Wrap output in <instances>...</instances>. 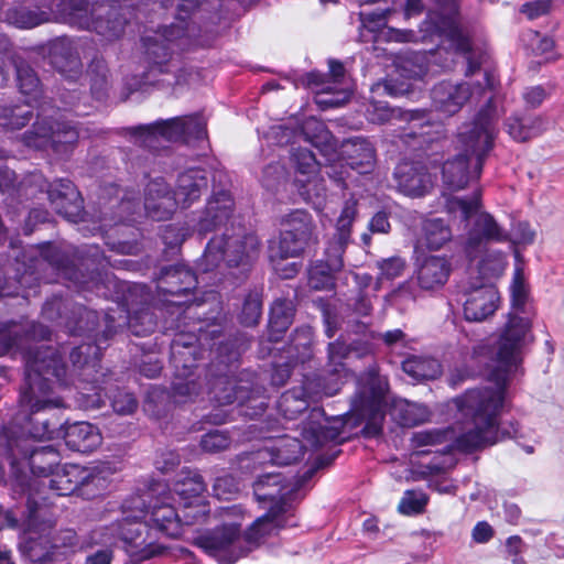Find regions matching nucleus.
Here are the masks:
<instances>
[{
	"mask_svg": "<svg viewBox=\"0 0 564 564\" xmlns=\"http://www.w3.org/2000/svg\"><path fill=\"white\" fill-rule=\"evenodd\" d=\"M534 340L529 317L510 312L500 330L496 350L491 352L497 369L490 373L495 388L471 389L453 400L465 422L456 429L457 448L471 452L495 445L508 438L522 436L517 422L508 427H500L499 416L502 411L507 382L522 361L524 348Z\"/></svg>",
	"mask_w": 564,
	"mask_h": 564,
	"instance_id": "f257e3e1",
	"label": "nucleus"
},
{
	"mask_svg": "<svg viewBox=\"0 0 564 564\" xmlns=\"http://www.w3.org/2000/svg\"><path fill=\"white\" fill-rule=\"evenodd\" d=\"M357 216V200L348 199L341 209L336 223V232L334 237L341 241H349L351 234V225Z\"/></svg>",
	"mask_w": 564,
	"mask_h": 564,
	"instance_id": "3c124183",
	"label": "nucleus"
},
{
	"mask_svg": "<svg viewBox=\"0 0 564 564\" xmlns=\"http://www.w3.org/2000/svg\"><path fill=\"white\" fill-rule=\"evenodd\" d=\"M239 532L240 529L237 524L217 528L206 539V547L214 552L228 553L230 561L235 562L250 551V547H242L241 543L243 539L240 536Z\"/></svg>",
	"mask_w": 564,
	"mask_h": 564,
	"instance_id": "cd10ccee",
	"label": "nucleus"
},
{
	"mask_svg": "<svg viewBox=\"0 0 564 564\" xmlns=\"http://www.w3.org/2000/svg\"><path fill=\"white\" fill-rule=\"evenodd\" d=\"M35 188L46 191L53 209L69 221H76L82 213L79 193L69 180L61 178L47 184L41 173H32L21 183L25 196H35Z\"/></svg>",
	"mask_w": 564,
	"mask_h": 564,
	"instance_id": "ddd939ff",
	"label": "nucleus"
},
{
	"mask_svg": "<svg viewBox=\"0 0 564 564\" xmlns=\"http://www.w3.org/2000/svg\"><path fill=\"white\" fill-rule=\"evenodd\" d=\"M234 207L235 202L229 192L214 193L197 221V230L206 234L223 226L228 227L227 224L234 216Z\"/></svg>",
	"mask_w": 564,
	"mask_h": 564,
	"instance_id": "b1692460",
	"label": "nucleus"
},
{
	"mask_svg": "<svg viewBox=\"0 0 564 564\" xmlns=\"http://www.w3.org/2000/svg\"><path fill=\"white\" fill-rule=\"evenodd\" d=\"M259 252L260 241L257 235L232 221L223 235L210 239L198 267L206 273L221 262H226L228 267L247 265L258 258Z\"/></svg>",
	"mask_w": 564,
	"mask_h": 564,
	"instance_id": "423d86ee",
	"label": "nucleus"
},
{
	"mask_svg": "<svg viewBox=\"0 0 564 564\" xmlns=\"http://www.w3.org/2000/svg\"><path fill=\"white\" fill-rule=\"evenodd\" d=\"M296 171L303 177L297 176L295 182L300 186V193L307 202H312L316 208H321L325 200L326 189L323 180L316 174L318 162L314 153L306 149H299L293 153Z\"/></svg>",
	"mask_w": 564,
	"mask_h": 564,
	"instance_id": "6ab92c4d",
	"label": "nucleus"
},
{
	"mask_svg": "<svg viewBox=\"0 0 564 564\" xmlns=\"http://www.w3.org/2000/svg\"><path fill=\"white\" fill-rule=\"evenodd\" d=\"M348 354V347L343 341H334L328 345V372L337 375L347 373L343 360Z\"/></svg>",
	"mask_w": 564,
	"mask_h": 564,
	"instance_id": "6e6d98bb",
	"label": "nucleus"
},
{
	"mask_svg": "<svg viewBox=\"0 0 564 564\" xmlns=\"http://www.w3.org/2000/svg\"><path fill=\"white\" fill-rule=\"evenodd\" d=\"M100 344L84 343L75 347L70 351V360L74 367H86L89 364L95 367L96 360L99 358Z\"/></svg>",
	"mask_w": 564,
	"mask_h": 564,
	"instance_id": "5fc2aeb1",
	"label": "nucleus"
},
{
	"mask_svg": "<svg viewBox=\"0 0 564 564\" xmlns=\"http://www.w3.org/2000/svg\"><path fill=\"white\" fill-rule=\"evenodd\" d=\"M395 67L399 76L408 79L422 78L427 70L425 57L420 53L399 56Z\"/></svg>",
	"mask_w": 564,
	"mask_h": 564,
	"instance_id": "37998d69",
	"label": "nucleus"
},
{
	"mask_svg": "<svg viewBox=\"0 0 564 564\" xmlns=\"http://www.w3.org/2000/svg\"><path fill=\"white\" fill-rule=\"evenodd\" d=\"M173 394L177 401H186L200 393V384L192 378V373L178 377L172 384Z\"/></svg>",
	"mask_w": 564,
	"mask_h": 564,
	"instance_id": "052dcab7",
	"label": "nucleus"
},
{
	"mask_svg": "<svg viewBox=\"0 0 564 564\" xmlns=\"http://www.w3.org/2000/svg\"><path fill=\"white\" fill-rule=\"evenodd\" d=\"M205 490L203 478L197 473L189 474L184 479L177 481L173 491L181 498L196 497Z\"/></svg>",
	"mask_w": 564,
	"mask_h": 564,
	"instance_id": "4d7b16f0",
	"label": "nucleus"
},
{
	"mask_svg": "<svg viewBox=\"0 0 564 564\" xmlns=\"http://www.w3.org/2000/svg\"><path fill=\"white\" fill-rule=\"evenodd\" d=\"M369 120L382 124L391 120L404 121L406 126L402 129L399 138L413 150H423L441 135V124L432 121L426 110H402L391 108L383 102H373L368 108Z\"/></svg>",
	"mask_w": 564,
	"mask_h": 564,
	"instance_id": "1a4fd4ad",
	"label": "nucleus"
},
{
	"mask_svg": "<svg viewBox=\"0 0 564 564\" xmlns=\"http://www.w3.org/2000/svg\"><path fill=\"white\" fill-rule=\"evenodd\" d=\"M256 499L270 507H275L279 513L289 514L292 510L295 486L285 482L281 474L268 473L258 477L253 484Z\"/></svg>",
	"mask_w": 564,
	"mask_h": 564,
	"instance_id": "a211bd4d",
	"label": "nucleus"
},
{
	"mask_svg": "<svg viewBox=\"0 0 564 564\" xmlns=\"http://www.w3.org/2000/svg\"><path fill=\"white\" fill-rule=\"evenodd\" d=\"M63 6L70 23L107 40L119 37L128 21L129 9L110 0H63Z\"/></svg>",
	"mask_w": 564,
	"mask_h": 564,
	"instance_id": "0eeeda50",
	"label": "nucleus"
},
{
	"mask_svg": "<svg viewBox=\"0 0 564 564\" xmlns=\"http://www.w3.org/2000/svg\"><path fill=\"white\" fill-rule=\"evenodd\" d=\"M344 159L329 165L327 174L338 183H345L348 178V169L356 170L359 174L369 173L375 163V149L371 143L361 138L350 139L343 145Z\"/></svg>",
	"mask_w": 564,
	"mask_h": 564,
	"instance_id": "f3484780",
	"label": "nucleus"
},
{
	"mask_svg": "<svg viewBox=\"0 0 564 564\" xmlns=\"http://www.w3.org/2000/svg\"><path fill=\"white\" fill-rule=\"evenodd\" d=\"M133 132L144 147L158 149L160 140L189 141L191 139H203L206 135V123L199 116H184L139 126L133 129Z\"/></svg>",
	"mask_w": 564,
	"mask_h": 564,
	"instance_id": "f8f14e48",
	"label": "nucleus"
},
{
	"mask_svg": "<svg viewBox=\"0 0 564 564\" xmlns=\"http://www.w3.org/2000/svg\"><path fill=\"white\" fill-rule=\"evenodd\" d=\"M449 272L451 263L445 257L429 256L417 260L414 276L420 290L432 292L445 285Z\"/></svg>",
	"mask_w": 564,
	"mask_h": 564,
	"instance_id": "a878e982",
	"label": "nucleus"
},
{
	"mask_svg": "<svg viewBox=\"0 0 564 564\" xmlns=\"http://www.w3.org/2000/svg\"><path fill=\"white\" fill-rule=\"evenodd\" d=\"M197 276L184 267L163 268L158 282V289L164 294H185L195 288Z\"/></svg>",
	"mask_w": 564,
	"mask_h": 564,
	"instance_id": "2f4dec72",
	"label": "nucleus"
},
{
	"mask_svg": "<svg viewBox=\"0 0 564 564\" xmlns=\"http://www.w3.org/2000/svg\"><path fill=\"white\" fill-rule=\"evenodd\" d=\"M436 2L442 10L436 28L448 40L451 46L465 56L467 61L466 76H471L485 62L486 54L481 51L471 50L470 41L456 18V0H436Z\"/></svg>",
	"mask_w": 564,
	"mask_h": 564,
	"instance_id": "2eb2a0df",
	"label": "nucleus"
},
{
	"mask_svg": "<svg viewBox=\"0 0 564 564\" xmlns=\"http://www.w3.org/2000/svg\"><path fill=\"white\" fill-rule=\"evenodd\" d=\"M452 230L442 218H429L422 224V241L430 249H441L452 239Z\"/></svg>",
	"mask_w": 564,
	"mask_h": 564,
	"instance_id": "58836bf2",
	"label": "nucleus"
},
{
	"mask_svg": "<svg viewBox=\"0 0 564 564\" xmlns=\"http://www.w3.org/2000/svg\"><path fill=\"white\" fill-rule=\"evenodd\" d=\"M213 490L218 499L229 500L239 491V482L231 475L216 478Z\"/></svg>",
	"mask_w": 564,
	"mask_h": 564,
	"instance_id": "69168bd1",
	"label": "nucleus"
},
{
	"mask_svg": "<svg viewBox=\"0 0 564 564\" xmlns=\"http://www.w3.org/2000/svg\"><path fill=\"white\" fill-rule=\"evenodd\" d=\"M446 433L440 430L416 432L412 436V445L415 448L437 445L445 442Z\"/></svg>",
	"mask_w": 564,
	"mask_h": 564,
	"instance_id": "774afa93",
	"label": "nucleus"
},
{
	"mask_svg": "<svg viewBox=\"0 0 564 564\" xmlns=\"http://www.w3.org/2000/svg\"><path fill=\"white\" fill-rule=\"evenodd\" d=\"M315 130L317 133L310 135L307 128H305L304 133L306 139L327 158V161H330V158L336 154V142L332 133L322 122H315Z\"/></svg>",
	"mask_w": 564,
	"mask_h": 564,
	"instance_id": "09e8293b",
	"label": "nucleus"
},
{
	"mask_svg": "<svg viewBox=\"0 0 564 564\" xmlns=\"http://www.w3.org/2000/svg\"><path fill=\"white\" fill-rule=\"evenodd\" d=\"M58 115L53 108L41 105L32 130L25 132L23 142L26 147L63 155L68 153L78 139L76 128L68 122H62L53 115Z\"/></svg>",
	"mask_w": 564,
	"mask_h": 564,
	"instance_id": "9d476101",
	"label": "nucleus"
},
{
	"mask_svg": "<svg viewBox=\"0 0 564 564\" xmlns=\"http://www.w3.org/2000/svg\"><path fill=\"white\" fill-rule=\"evenodd\" d=\"M496 85L495 76L485 72L484 83H452L442 82L434 86L432 90V102L437 111L446 116L457 113L467 101H478L484 97L487 90H492Z\"/></svg>",
	"mask_w": 564,
	"mask_h": 564,
	"instance_id": "4468645a",
	"label": "nucleus"
},
{
	"mask_svg": "<svg viewBox=\"0 0 564 564\" xmlns=\"http://www.w3.org/2000/svg\"><path fill=\"white\" fill-rule=\"evenodd\" d=\"M0 446L4 448L12 466L26 460L34 475L51 476L59 465V454L53 446L33 447L30 438L17 435L10 427L1 430Z\"/></svg>",
	"mask_w": 564,
	"mask_h": 564,
	"instance_id": "9b49d317",
	"label": "nucleus"
},
{
	"mask_svg": "<svg viewBox=\"0 0 564 564\" xmlns=\"http://www.w3.org/2000/svg\"><path fill=\"white\" fill-rule=\"evenodd\" d=\"M302 435L310 445L317 447L325 440L335 438L337 434L319 422H312L308 426H304Z\"/></svg>",
	"mask_w": 564,
	"mask_h": 564,
	"instance_id": "0e129e2a",
	"label": "nucleus"
},
{
	"mask_svg": "<svg viewBox=\"0 0 564 564\" xmlns=\"http://www.w3.org/2000/svg\"><path fill=\"white\" fill-rule=\"evenodd\" d=\"M33 117L32 106L25 105L6 106L0 109V127L6 130H19Z\"/></svg>",
	"mask_w": 564,
	"mask_h": 564,
	"instance_id": "79ce46f5",
	"label": "nucleus"
},
{
	"mask_svg": "<svg viewBox=\"0 0 564 564\" xmlns=\"http://www.w3.org/2000/svg\"><path fill=\"white\" fill-rule=\"evenodd\" d=\"M262 313V301L258 292L249 293L243 302L240 313V322L246 326L258 324Z\"/></svg>",
	"mask_w": 564,
	"mask_h": 564,
	"instance_id": "864d4df0",
	"label": "nucleus"
},
{
	"mask_svg": "<svg viewBox=\"0 0 564 564\" xmlns=\"http://www.w3.org/2000/svg\"><path fill=\"white\" fill-rule=\"evenodd\" d=\"M348 241L333 237L325 249V259L314 264L308 272L310 286L315 290H327L334 286V273L344 265L343 254Z\"/></svg>",
	"mask_w": 564,
	"mask_h": 564,
	"instance_id": "412c9836",
	"label": "nucleus"
},
{
	"mask_svg": "<svg viewBox=\"0 0 564 564\" xmlns=\"http://www.w3.org/2000/svg\"><path fill=\"white\" fill-rule=\"evenodd\" d=\"M446 209L454 217L466 223L467 239L465 252L473 260L488 242H503L508 239L507 231L500 227L492 215L481 210L479 194L470 197H451L446 200Z\"/></svg>",
	"mask_w": 564,
	"mask_h": 564,
	"instance_id": "39448f33",
	"label": "nucleus"
},
{
	"mask_svg": "<svg viewBox=\"0 0 564 564\" xmlns=\"http://www.w3.org/2000/svg\"><path fill=\"white\" fill-rule=\"evenodd\" d=\"M307 242L302 238L290 235V232H280L279 240L271 241L269 247L270 259L275 269H278L276 261L300 256Z\"/></svg>",
	"mask_w": 564,
	"mask_h": 564,
	"instance_id": "e433bc0d",
	"label": "nucleus"
},
{
	"mask_svg": "<svg viewBox=\"0 0 564 564\" xmlns=\"http://www.w3.org/2000/svg\"><path fill=\"white\" fill-rule=\"evenodd\" d=\"M464 315L467 321L481 322L498 308L499 293L490 283L474 285L466 291Z\"/></svg>",
	"mask_w": 564,
	"mask_h": 564,
	"instance_id": "4be33fe9",
	"label": "nucleus"
},
{
	"mask_svg": "<svg viewBox=\"0 0 564 564\" xmlns=\"http://www.w3.org/2000/svg\"><path fill=\"white\" fill-rule=\"evenodd\" d=\"M23 552L34 563L50 561L53 554V546L45 538L29 539L22 546Z\"/></svg>",
	"mask_w": 564,
	"mask_h": 564,
	"instance_id": "603ef678",
	"label": "nucleus"
},
{
	"mask_svg": "<svg viewBox=\"0 0 564 564\" xmlns=\"http://www.w3.org/2000/svg\"><path fill=\"white\" fill-rule=\"evenodd\" d=\"M78 317L67 324V328L72 334H90L96 330L99 325V315L97 312L79 306L75 313Z\"/></svg>",
	"mask_w": 564,
	"mask_h": 564,
	"instance_id": "8fccbe9b",
	"label": "nucleus"
},
{
	"mask_svg": "<svg viewBox=\"0 0 564 564\" xmlns=\"http://www.w3.org/2000/svg\"><path fill=\"white\" fill-rule=\"evenodd\" d=\"M281 232H290L292 236L308 241L313 234L312 217L305 210H293L282 217Z\"/></svg>",
	"mask_w": 564,
	"mask_h": 564,
	"instance_id": "a19ab883",
	"label": "nucleus"
},
{
	"mask_svg": "<svg viewBox=\"0 0 564 564\" xmlns=\"http://www.w3.org/2000/svg\"><path fill=\"white\" fill-rule=\"evenodd\" d=\"M105 478L95 471V468L84 467L76 464L65 465L53 471L50 478L43 482L58 496H69L79 487L94 485L104 487Z\"/></svg>",
	"mask_w": 564,
	"mask_h": 564,
	"instance_id": "aec40b11",
	"label": "nucleus"
},
{
	"mask_svg": "<svg viewBox=\"0 0 564 564\" xmlns=\"http://www.w3.org/2000/svg\"><path fill=\"white\" fill-rule=\"evenodd\" d=\"M378 269L380 270L378 281L393 280L402 275L405 270L406 262L401 257H391L383 259L378 262Z\"/></svg>",
	"mask_w": 564,
	"mask_h": 564,
	"instance_id": "e2e57ef3",
	"label": "nucleus"
},
{
	"mask_svg": "<svg viewBox=\"0 0 564 564\" xmlns=\"http://www.w3.org/2000/svg\"><path fill=\"white\" fill-rule=\"evenodd\" d=\"M304 455V445L295 437L284 436L258 452L262 460L269 459L274 465H291Z\"/></svg>",
	"mask_w": 564,
	"mask_h": 564,
	"instance_id": "c756f323",
	"label": "nucleus"
},
{
	"mask_svg": "<svg viewBox=\"0 0 564 564\" xmlns=\"http://www.w3.org/2000/svg\"><path fill=\"white\" fill-rule=\"evenodd\" d=\"M243 349L242 344L238 346L232 343H221L217 349L218 366L221 369H219V375L209 379L207 393L219 405L231 404L236 401L242 402L245 399L243 388L237 387L236 381L227 375L230 365L238 360Z\"/></svg>",
	"mask_w": 564,
	"mask_h": 564,
	"instance_id": "dca6fc26",
	"label": "nucleus"
},
{
	"mask_svg": "<svg viewBox=\"0 0 564 564\" xmlns=\"http://www.w3.org/2000/svg\"><path fill=\"white\" fill-rule=\"evenodd\" d=\"M394 178L399 191L411 197L423 196L433 186L431 174L420 163H399L394 171Z\"/></svg>",
	"mask_w": 564,
	"mask_h": 564,
	"instance_id": "393cba45",
	"label": "nucleus"
},
{
	"mask_svg": "<svg viewBox=\"0 0 564 564\" xmlns=\"http://www.w3.org/2000/svg\"><path fill=\"white\" fill-rule=\"evenodd\" d=\"M305 390H291L282 394L279 408L288 419H295L297 414L307 409V401L304 398Z\"/></svg>",
	"mask_w": 564,
	"mask_h": 564,
	"instance_id": "de8ad7c7",
	"label": "nucleus"
},
{
	"mask_svg": "<svg viewBox=\"0 0 564 564\" xmlns=\"http://www.w3.org/2000/svg\"><path fill=\"white\" fill-rule=\"evenodd\" d=\"M506 267V256L500 251H490L480 260L478 272L485 280H491L499 278Z\"/></svg>",
	"mask_w": 564,
	"mask_h": 564,
	"instance_id": "49530a36",
	"label": "nucleus"
},
{
	"mask_svg": "<svg viewBox=\"0 0 564 564\" xmlns=\"http://www.w3.org/2000/svg\"><path fill=\"white\" fill-rule=\"evenodd\" d=\"M403 371L414 380L436 379L442 370L440 362L431 357L410 356L402 362Z\"/></svg>",
	"mask_w": 564,
	"mask_h": 564,
	"instance_id": "c9c22d12",
	"label": "nucleus"
},
{
	"mask_svg": "<svg viewBox=\"0 0 564 564\" xmlns=\"http://www.w3.org/2000/svg\"><path fill=\"white\" fill-rule=\"evenodd\" d=\"M507 133L517 142H525L545 130V120L540 116L512 115L505 123Z\"/></svg>",
	"mask_w": 564,
	"mask_h": 564,
	"instance_id": "72a5a7b5",
	"label": "nucleus"
},
{
	"mask_svg": "<svg viewBox=\"0 0 564 564\" xmlns=\"http://www.w3.org/2000/svg\"><path fill=\"white\" fill-rule=\"evenodd\" d=\"M177 198L162 177L150 181L144 193V209L154 220H165L177 207Z\"/></svg>",
	"mask_w": 564,
	"mask_h": 564,
	"instance_id": "5701e85b",
	"label": "nucleus"
},
{
	"mask_svg": "<svg viewBox=\"0 0 564 564\" xmlns=\"http://www.w3.org/2000/svg\"><path fill=\"white\" fill-rule=\"evenodd\" d=\"M144 53L150 64V73L167 74L174 72V82L167 84L181 85L187 83L191 74L184 68L176 67L174 55L189 45L186 28L172 24L145 34L142 37Z\"/></svg>",
	"mask_w": 564,
	"mask_h": 564,
	"instance_id": "6e6552de",
	"label": "nucleus"
},
{
	"mask_svg": "<svg viewBox=\"0 0 564 564\" xmlns=\"http://www.w3.org/2000/svg\"><path fill=\"white\" fill-rule=\"evenodd\" d=\"M294 305L289 300L274 301L270 311V337L272 340H278L276 334L284 333L292 324L294 317Z\"/></svg>",
	"mask_w": 564,
	"mask_h": 564,
	"instance_id": "4c0bfd02",
	"label": "nucleus"
},
{
	"mask_svg": "<svg viewBox=\"0 0 564 564\" xmlns=\"http://www.w3.org/2000/svg\"><path fill=\"white\" fill-rule=\"evenodd\" d=\"M512 310L522 311L528 299V290L521 269H516L510 285Z\"/></svg>",
	"mask_w": 564,
	"mask_h": 564,
	"instance_id": "680f3d73",
	"label": "nucleus"
},
{
	"mask_svg": "<svg viewBox=\"0 0 564 564\" xmlns=\"http://www.w3.org/2000/svg\"><path fill=\"white\" fill-rule=\"evenodd\" d=\"M391 415L400 425L411 427L426 422L430 411L423 404L399 400L394 402Z\"/></svg>",
	"mask_w": 564,
	"mask_h": 564,
	"instance_id": "f704fd0d",
	"label": "nucleus"
},
{
	"mask_svg": "<svg viewBox=\"0 0 564 564\" xmlns=\"http://www.w3.org/2000/svg\"><path fill=\"white\" fill-rule=\"evenodd\" d=\"M150 492L131 496L122 503V518L105 529L100 539L104 544H116L118 540L126 544L127 552L138 561H144L163 552L155 541L153 531L166 536L177 538L182 533L178 514L170 503L156 500L145 510Z\"/></svg>",
	"mask_w": 564,
	"mask_h": 564,
	"instance_id": "f03ea898",
	"label": "nucleus"
},
{
	"mask_svg": "<svg viewBox=\"0 0 564 564\" xmlns=\"http://www.w3.org/2000/svg\"><path fill=\"white\" fill-rule=\"evenodd\" d=\"M17 80L20 91L37 101L42 93L40 79L30 65L24 62L17 64Z\"/></svg>",
	"mask_w": 564,
	"mask_h": 564,
	"instance_id": "a18cd8bd",
	"label": "nucleus"
},
{
	"mask_svg": "<svg viewBox=\"0 0 564 564\" xmlns=\"http://www.w3.org/2000/svg\"><path fill=\"white\" fill-rule=\"evenodd\" d=\"M360 415L366 420L362 433L367 437H376L382 431L384 411L379 399L371 400L367 408L360 410Z\"/></svg>",
	"mask_w": 564,
	"mask_h": 564,
	"instance_id": "c03bdc74",
	"label": "nucleus"
},
{
	"mask_svg": "<svg viewBox=\"0 0 564 564\" xmlns=\"http://www.w3.org/2000/svg\"><path fill=\"white\" fill-rule=\"evenodd\" d=\"M109 399L113 411L123 415L133 413L138 405L133 394L122 390H117Z\"/></svg>",
	"mask_w": 564,
	"mask_h": 564,
	"instance_id": "338daca9",
	"label": "nucleus"
},
{
	"mask_svg": "<svg viewBox=\"0 0 564 564\" xmlns=\"http://www.w3.org/2000/svg\"><path fill=\"white\" fill-rule=\"evenodd\" d=\"M207 188V177L204 171L191 169L178 175L176 189L173 192L177 205L189 206L198 199L202 192Z\"/></svg>",
	"mask_w": 564,
	"mask_h": 564,
	"instance_id": "473e14b6",
	"label": "nucleus"
},
{
	"mask_svg": "<svg viewBox=\"0 0 564 564\" xmlns=\"http://www.w3.org/2000/svg\"><path fill=\"white\" fill-rule=\"evenodd\" d=\"M66 445L76 452L88 453L101 444L99 430L87 422H75L68 425L64 432Z\"/></svg>",
	"mask_w": 564,
	"mask_h": 564,
	"instance_id": "7c9ffc66",
	"label": "nucleus"
},
{
	"mask_svg": "<svg viewBox=\"0 0 564 564\" xmlns=\"http://www.w3.org/2000/svg\"><path fill=\"white\" fill-rule=\"evenodd\" d=\"M496 120L497 113L489 97L474 120L460 126L456 135L458 153L442 166V178L447 189H463L470 180L480 176L484 163L495 147L498 134Z\"/></svg>",
	"mask_w": 564,
	"mask_h": 564,
	"instance_id": "20e7f679",
	"label": "nucleus"
},
{
	"mask_svg": "<svg viewBox=\"0 0 564 564\" xmlns=\"http://www.w3.org/2000/svg\"><path fill=\"white\" fill-rule=\"evenodd\" d=\"M427 501L429 498L422 490H406L400 501L399 509L405 514L420 513Z\"/></svg>",
	"mask_w": 564,
	"mask_h": 564,
	"instance_id": "bf43d9fd",
	"label": "nucleus"
},
{
	"mask_svg": "<svg viewBox=\"0 0 564 564\" xmlns=\"http://www.w3.org/2000/svg\"><path fill=\"white\" fill-rule=\"evenodd\" d=\"M294 525L289 522V516L279 513L275 507H270L268 512L258 518L245 532L243 541H246L250 549L257 546L267 536L274 534L282 528Z\"/></svg>",
	"mask_w": 564,
	"mask_h": 564,
	"instance_id": "c85d7f7f",
	"label": "nucleus"
},
{
	"mask_svg": "<svg viewBox=\"0 0 564 564\" xmlns=\"http://www.w3.org/2000/svg\"><path fill=\"white\" fill-rule=\"evenodd\" d=\"M51 64L70 79L77 78L82 72V62L75 43L67 37H59L50 46Z\"/></svg>",
	"mask_w": 564,
	"mask_h": 564,
	"instance_id": "bb28decb",
	"label": "nucleus"
},
{
	"mask_svg": "<svg viewBox=\"0 0 564 564\" xmlns=\"http://www.w3.org/2000/svg\"><path fill=\"white\" fill-rule=\"evenodd\" d=\"M6 20L19 29H32L50 21V13L43 10H31L25 6L10 8L6 13Z\"/></svg>",
	"mask_w": 564,
	"mask_h": 564,
	"instance_id": "ea45409f",
	"label": "nucleus"
},
{
	"mask_svg": "<svg viewBox=\"0 0 564 564\" xmlns=\"http://www.w3.org/2000/svg\"><path fill=\"white\" fill-rule=\"evenodd\" d=\"M231 440L226 432L212 431L206 433L200 440V447L204 452L215 454L229 448Z\"/></svg>",
	"mask_w": 564,
	"mask_h": 564,
	"instance_id": "13d9d810",
	"label": "nucleus"
},
{
	"mask_svg": "<svg viewBox=\"0 0 564 564\" xmlns=\"http://www.w3.org/2000/svg\"><path fill=\"white\" fill-rule=\"evenodd\" d=\"M50 376L62 384L66 383V367L59 352L48 346H41L35 352H29L25 362V386L20 395V405L28 413L25 429L29 436L19 434L13 426H9L17 435L42 441L51 440L58 433L61 423L51 422L44 416L46 409L63 406L61 398L52 397Z\"/></svg>",
	"mask_w": 564,
	"mask_h": 564,
	"instance_id": "7ed1b4c3",
	"label": "nucleus"
}]
</instances>
